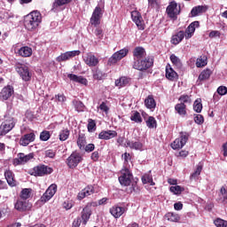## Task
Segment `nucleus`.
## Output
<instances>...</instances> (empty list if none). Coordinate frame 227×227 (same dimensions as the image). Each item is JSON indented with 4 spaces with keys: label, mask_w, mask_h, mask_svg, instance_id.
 <instances>
[{
    "label": "nucleus",
    "mask_w": 227,
    "mask_h": 227,
    "mask_svg": "<svg viewBox=\"0 0 227 227\" xmlns=\"http://www.w3.org/2000/svg\"><path fill=\"white\" fill-rule=\"evenodd\" d=\"M184 38H185V32L180 30L176 35H172L171 43H173V45H178Z\"/></svg>",
    "instance_id": "2f4dec72"
},
{
    "label": "nucleus",
    "mask_w": 227,
    "mask_h": 227,
    "mask_svg": "<svg viewBox=\"0 0 227 227\" xmlns=\"http://www.w3.org/2000/svg\"><path fill=\"white\" fill-rule=\"evenodd\" d=\"M56 191H58V185L54 184L50 185L41 197L42 203H47V201H49L54 196V194H56Z\"/></svg>",
    "instance_id": "ddd939ff"
},
{
    "label": "nucleus",
    "mask_w": 227,
    "mask_h": 227,
    "mask_svg": "<svg viewBox=\"0 0 227 227\" xmlns=\"http://www.w3.org/2000/svg\"><path fill=\"white\" fill-rule=\"evenodd\" d=\"M77 145L80 148V150H82V148L86 146V135H84L83 133H79Z\"/></svg>",
    "instance_id": "79ce46f5"
},
{
    "label": "nucleus",
    "mask_w": 227,
    "mask_h": 227,
    "mask_svg": "<svg viewBox=\"0 0 227 227\" xmlns=\"http://www.w3.org/2000/svg\"><path fill=\"white\" fill-rule=\"evenodd\" d=\"M40 139L41 141H49V139H51V132L48 130H43L40 134Z\"/></svg>",
    "instance_id": "4d7b16f0"
},
{
    "label": "nucleus",
    "mask_w": 227,
    "mask_h": 227,
    "mask_svg": "<svg viewBox=\"0 0 227 227\" xmlns=\"http://www.w3.org/2000/svg\"><path fill=\"white\" fill-rule=\"evenodd\" d=\"M81 217L82 221V224L86 226L88 224V222L90 221V218L91 217V209H89L88 207H83Z\"/></svg>",
    "instance_id": "473e14b6"
},
{
    "label": "nucleus",
    "mask_w": 227,
    "mask_h": 227,
    "mask_svg": "<svg viewBox=\"0 0 227 227\" xmlns=\"http://www.w3.org/2000/svg\"><path fill=\"white\" fill-rule=\"evenodd\" d=\"M70 136V130L68 129H62L59 135L60 141H67Z\"/></svg>",
    "instance_id": "09e8293b"
},
{
    "label": "nucleus",
    "mask_w": 227,
    "mask_h": 227,
    "mask_svg": "<svg viewBox=\"0 0 227 227\" xmlns=\"http://www.w3.org/2000/svg\"><path fill=\"white\" fill-rule=\"evenodd\" d=\"M142 183L144 184H150V185H155V182H153V176L151 174H145L142 176Z\"/></svg>",
    "instance_id": "37998d69"
},
{
    "label": "nucleus",
    "mask_w": 227,
    "mask_h": 227,
    "mask_svg": "<svg viewBox=\"0 0 227 227\" xmlns=\"http://www.w3.org/2000/svg\"><path fill=\"white\" fill-rule=\"evenodd\" d=\"M83 61L87 67H98L100 60L98 58L92 54L91 52H88L85 56H83Z\"/></svg>",
    "instance_id": "2eb2a0df"
},
{
    "label": "nucleus",
    "mask_w": 227,
    "mask_h": 227,
    "mask_svg": "<svg viewBox=\"0 0 227 227\" xmlns=\"http://www.w3.org/2000/svg\"><path fill=\"white\" fill-rule=\"evenodd\" d=\"M130 84V78L127 76H121L119 79L115 80V86L118 88H125Z\"/></svg>",
    "instance_id": "4c0bfd02"
},
{
    "label": "nucleus",
    "mask_w": 227,
    "mask_h": 227,
    "mask_svg": "<svg viewBox=\"0 0 227 227\" xmlns=\"http://www.w3.org/2000/svg\"><path fill=\"white\" fill-rule=\"evenodd\" d=\"M94 35H96L98 38L102 39L104 38V30H102L100 27H97L94 31Z\"/></svg>",
    "instance_id": "0e129e2a"
},
{
    "label": "nucleus",
    "mask_w": 227,
    "mask_h": 227,
    "mask_svg": "<svg viewBox=\"0 0 227 227\" xmlns=\"http://www.w3.org/2000/svg\"><path fill=\"white\" fill-rule=\"evenodd\" d=\"M180 104H191V97L187 94L181 95L178 98Z\"/></svg>",
    "instance_id": "603ef678"
},
{
    "label": "nucleus",
    "mask_w": 227,
    "mask_h": 227,
    "mask_svg": "<svg viewBox=\"0 0 227 227\" xmlns=\"http://www.w3.org/2000/svg\"><path fill=\"white\" fill-rule=\"evenodd\" d=\"M36 137L33 132L23 135L20 139V146H27L29 143H33Z\"/></svg>",
    "instance_id": "6ab92c4d"
},
{
    "label": "nucleus",
    "mask_w": 227,
    "mask_h": 227,
    "mask_svg": "<svg viewBox=\"0 0 227 227\" xmlns=\"http://www.w3.org/2000/svg\"><path fill=\"white\" fill-rule=\"evenodd\" d=\"M175 111L179 116H187V105L184 103H178L175 106Z\"/></svg>",
    "instance_id": "c756f323"
},
{
    "label": "nucleus",
    "mask_w": 227,
    "mask_h": 227,
    "mask_svg": "<svg viewBox=\"0 0 227 227\" xmlns=\"http://www.w3.org/2000/svg\"><path fill=\"white\" fill-rule=\"evenodd\" d=\"M73 104L75 107V109L78 111V113H81L84 109V104L82 101L79 100H74Z\"/></svg>",
    "instance_id": "6e6d98bb"
},
{
    "label": "nucleus",
    "mask_w": 227,
    "mask_h": 227,
    "mask_svg": "<svg viewBox=\"0 0 227 227\" xmlns=\"http://www.w3.org/2000/svg\"><path fill=\"white\" fill-rule=\"evenodd\" d=\"M103 77L104 74H102V71H100V69L97 68L93 71V79H96L97 81H102Z\"/></svg>",
    "instance_id": "5fc2aeb1"
},
{
    "label": "nucleus",
    "mask_w": 227,
    "mask_h": 227,
    "mask_svg": "<svg viewBox=\"0 0 227 227\" xmlns=\"http://www.w3.org/2000/svg\"><path fill=\"white\" fill-rule=\"evenodd\" d=\"M102 15H104V12H102L100 6L98 5L92 12V16L90 18V24L92 26L100 25V19H102Z\"/></svg>",
    "instance_id": "4468645a"
},
{
    "label": "nucleus",
    "mask_w": 227,
    "mask_h": 227,
    "mask_svg": "<svg viewBox=\"0 0 227 227\" xmlns=\"http://www.w3.org/2000/svg\"><path fill=\"white\" fill-rule=\"evenodd\" d=\"M4 177L10 187H17V180H15V175L12 170H5Z\"/></svg>",
    "instance_id": "4be33fe9"
},
{
    "label": "nucleus",
    "mask_w": 227,
    "mask_h": 227,
    "mask_svg": "<svg viewBox=\"0 0 227 227\" xmlns=\"http://www.w3.org/2000/svg\"><path fill=\"white\" fill-rule=\"evenodd\" d=\"M44 157L46 159H55L56 158V150L48 149V150L44 151Z\"/></svg>",
    "instance_id": "3c124183"
},
{
    "label": "nucleus",
    "mask_w": 227,
    "mask_h": 227,
    "mask_svg": "<svg viewBox=\"0 0 227 227\" xmlns=\"http://www.w3.org/2000/svg\"><path fill=\"white\" fill-rule=\"evenodd\" d=\"M35 157V154L29 153V154H25L24 153H18V158H15L12 160L13 166H20L22 164H26V162H29L31 159Z\"/></svg>",
    "instance_id": "f8f14e48"
},
{
    "label": "nucleus",
    "mask_w": 227,
    "mask_h": 227,
    "mask_svg": "<svg viewBox=\"0 0 227 227\" xmlns=\"http://www.w3.org/2000/svg\"><path fill=\"white\" fill-rule=\"evenodd\" d=\"M170 61L173 63V65H175L176 67H180L182 65V61L180 60V59H178V57H176V55L172 54L170 55Z\"/></svg>",
    "instance_id": "13d9d810"
},
{
    "label": "nucleus",
    "mask_w": 227,
    "mask_h": 227,
    "mask_svg": "<svg viewBox=\"0 0 227 227\" xmlns=\"http://www.w3.org/2000/svg\"><path fill=\"white\" fill-rule=\"evenodd\" d=\"M166 78L168 81H176V79H178V74H176L175 72V70L173 69V67H171L170 66H167L166 67Z\"/></svg>",
    "instance_id": "f704fd0d"
},
{
    "label": "nucleus",
    "mask_w": 227,
    "mask_h": 227,
    "mask_svg": "<svg viewBox=\"0 0 227 227\" xmlns=\"http://www.w3.org/2000/svg\"><path fill=\"white\" fill-rule=\"evenodd\" d=\"M17 54L21 56V58H31L33 56V49L29 46H23L18 50Z\"/></svg>",
    "instance_id": "bb28decb"
},
{
    "label": "nucleus",
    "mask_w": 227,
    "mask_h": 227,
    "mask_svg": "<svg viewBox=\"0 0 227 227\" xmlns=\"http://www.w3.org/2000/svg\"><path fill=\"white\" fill-rule=\"evenodd\" d=\"M84 150H85V152H87V153H91V152H93L95 150V145L89 144L85 146Z\"/></svg>",
    "instance_id": "338daca9"
},
{
    "label": "nucleus",
    "mask_w": 227,
    "mask_h": 227,
    "mask_svg": "<svg viewBox=\"0 0 227 227\" xmlns=\"http://www.w3.org/2000/svg\"><path fill=\"white\" fill-rule=\"evenodd\" d=\"M90 159L91 160H93V162H98V159H100V153H98V151H95L94 153H92Z\"/></svg>",
    "instance_id": "e2e57ef3"
},
{
    "label": "nucleus",
    "mask_w": 227,
    "mask_h": 227,
    "mask_svg": "<svg viewBox=\"0 0 227 227\" xmlns=\"http://www.w3.org/2000/svg\"><path fill=\"white\" fill-rule=\"evenodd\" d=\"M31 208H33V204L22 199H18L14 203V209L17 210V212H29Z\"/></svg>",
    "instance_id": "9b49d317"
},
{
    "label": "nucleus",
    "mask_w": 227,
    "mask_h": 227,
    "mask_svg": "<svg viewBox=\"0 0 227 227\" xmlns=\"http://www.w3.org/2000/svg\"><path fill=\"white\" fill-rule=\"evenodd\" d=\"M185 189L180 185L171 186L170 192H173L176 195L182 194Z\"/></svg>",
    "instance_id": "8fccbe9b"
},
{
    "label": "nucleus",
    "mask_w": 227,
    "mask_h": 227,
    "mask_svg": "<svg viewBox=\"0 0 227 227\" xmlns=\"http://www.w3.org/2000/svg\"><path fill=\"white\" fill-rule=\"evenodd\" d=\"M203 170V166L198 165L196 170L191 175L190 180H198L200 175H201V171Z\"/></svg>",
    "instance_id": "c03bdc74"
},
{
    "label": "nucleus",
    "mask_w": 227,
    "mask_h": 227,
    "mask_svg": "<svg viewBox=\"0 0 227 227\" xmlns=\"http://www.w3.org/2000/svg\"><path fill=\"white\" fill-rule=\"evenodd\" d=\"M118 136V132L116 130H103L98 134V139H104L105 141H109V139H113Z\"/></svg>",
    "instance_id": "aec40b11"
},
{
    "label": "nucleus",
    "mask_w": 227,
    "mask_h": 227,
    "mask_svg": "<svg viewBox=\"0 0 227 227\" xmlns=\"http://www.w3.org/2000/svg\"><path fill=\"white\" fill-rule=\"evenodd\" d=\"M145 106L147 109H155L157 107V102H155V98H153V95H149L145 99Z\"/></svg>",
    "instance_id": "e433bc0d"
},
{
    "label": "nucleus",
    "mask_w": 227,
    "mask_h": 227,
    "mask_svg": "<svg viewBox=\"0 0 227 227\" xmlns=\"http://www.w3.org/2000/svg\"><path fill=\"white\" fill-rule=\"evenodd\" d=\"M218 203H223V205H227V189L224 186L220 188L218 192V197L216 198Z\"/></svg>",
    "instance_id": "393cba45"
},
{
    "label": "nucleus",
    "mask_w": 227,
    "mask_h": 227,
    "mask_svg": "<svg viewBox=\"0 0 227 227\" xmlns=\"http://www.w3.org/2000/svg\"><path fill=\"white\" fill-rule=\"evenodd\" d=\"M81 54V51H72L61 53L59 57H57L56 60L58 63H61L62 61H68V59L72 58H75V56H79Z\"/></svg>",
    "instance_id": "dca6fc26"
},
{
    "label": "nucleus",
    "mask_w": 227,
    "mask_h": 227,
    "mask_svg": "<svg viewBox=\"0 0 227 227\" xmlns=\"http://www.w3.org/2000/svg\"><path fill=\"white\" fill-rule=\"evenodd\" d=\"M210 75H212V70L209 68L204 69L199 75L197 84L200 85L203 81H208V79H210Z\"/></svg>",
    "instance_id": "a878e982"
},
{
    "label": "nucleus",
    "mask_w": 227,
    "mask_h": 227,
    "mask_svg": "<svg viewBox=\"0 0 227 227\" xmlns=\"http://www.w3.org/2000/svg\"><path fill=\"white\" fill-rule=\"evenodd\" d=\"M145 123L148 129H157V121L153 116H149Z\"/></svg>",
    "instance_id": "a18cd8bd"
},
{
    "label": "nucleus",
    "mask_w": 227,
    "mask_h": 227,
    "mask_svg": "<svg viewBox=\"0 0 227 227\" xmlns=\"http://www.w3.org/2000/svg\"><path fill=\"white\" fill-rule=\"evenodd\" d=\"M146 55V51L143 47H136L133 51V61L142 59Z\"/></svg>",
    "instance_id": "b1692460"
},
{
    "label": "nucleus",
    "mask_w": 227,
    "mask_h": 227,
    "mask_svg": "<svg viewBox=\"0 0 227 227\" xmlns=\"http://www.w3.org/2000/svg\"><path fill=\"white\" fill-rule=\"evenodd\" d=\"M194 121L197 125H203L205 123V118L201 114H195Z\"/></svg>",
    "instance_id": "bf43d9fd"
},
{
    "label": "nucleus",
    "mask_w": 227,
    "mask_h": 227,
    "mask_svg": "<svg viewBox=\"0 0 227 227\" xmlns=\"http://www.w3.org/2000/svg\"><path fill=\"white\" fill-rule=\"evenodd\" d=\"M193 111H195V113H201V111H203V104H201V98L196 99L194 101Z\"/></svg>",
    "instance_id": "de8ad7c7"
},
{
    "label": "nucleus",
    "mask_w": 227,
    "mask_h": 227,
    "mask_svg": "<svg viewBox=\"0 0 227 227\" xmlns=\"http://www.w3.org/2000/svg\"><path fill=\"white\" fill-rule=\"evenodd\" d=\"M54 169L45 164H39L29 170L31 176H47L51 175Z\"/></svg>",
    "instance_id": "7ed1b4c3"
},
{
    "label": "nucleus",
    "mask_w": 227,
    "mask_h": 227,
    "mask_svg": "<svg viewBox=\"0 0 227 227\" xmlns=\"http://www.w3.org/2000/svg\"><path fill=\"white\" fill-rule=\"evenodd\" d=\"M217 93L221 96L226 95L227 94V88L226 86H220L217 89Z\"/></svg>",
    "instance_id": "69168bd1"
},
{
    "label": "nucleus",
    "mask_w": 227,
    "mask_h": 227,
    "mask_svg": "<svg viewBox=\"0 0 227 227\" xmlns=\"http://www.w3.org/2000/svg\"><path fill=\"white\" fill-rule=\"evenodd\" d=\"M15 118L5 116V120L0 125V136H6L8 132H12L15 128Z\"/></svg>",
    "instance_id": "39448f33"
},
{
    "label": "nucleus",
    "mask_w": 227,
    "mask_h": 227,
    "mask_svg": "<svg viewBox=\"0 0 227 227\" xmlns=\"http://www.w3.org/2000/svg\"><path fill=\"white\" fill-rule=\"evenodd\" d=\"M14 68L17 74L21 77L22 81H25V82L31 81L33 74L29 72V67L27 66L20 62H16Z\"/></svg>",
    "instance_id": "20e7f679"
},
{
    "label": "nucleus",
    "mask_w": 227,
    "mask_h": 227,
    "mask_svg": "<svg viewBox=\"0 0 227 227\" xmlns=\"http://www.w3.org/2000/svg\"><path fill=\"white\" fill-rule=\"evenodd\" d=\"M187 141H189V133L181 132L180 137L175 139V141L171 144V147L173 150H180L185 146Z\"/></svg>",
    "instance_id": "1a4fd4ad"
},
{
    "label": "nucleus",
    "mask_w": 227,
    "mask_h": 227,
    "mask_svg": "<svg viewBox=\"0 0 227 227\" xmlns=\"http://www.w3.org/2000/svg\"><path fill=\"white\" fill-rule=\"evenodd\" d=\"M131 18L137 27H138L140 31H144L145 23L143 22V17L141 16V13L137 11H133L131 12Z\"/></svg>",
    "instance_id": "f3484780"
},
{
    "label": "nucleus",
    "mask_w": 227,
    "mask_h": 227,
    "mask_svg": "<svg viewBox=\"0 0 227 227\" xmlns=\"http://www.w3.org/2000/svg\"><path fill=\"white\" fill-rule=\"evenodd\" d=\"M66 162L70 169H75L82 162V156L80 153L73 152Z\"/></svg>",
    "instance_id": "6e6552de"
},
{
    "label": "nucleus",
    "mask_w": 227,
    "mask_h": 227,
    "mask_svg": "<svg viewBox=\"0 0 227 227\" xmlns=\"http://www.w3.org/2000/svg\"><path fill=\"white\" fill-rule=\"evenodd\" d=\"M74 0H54L51 12H58V8L70 4Z\"/></svg>",
    "instance_id": "72a5a7b5"
},
{
    "label": "nucleus",
    "mask_w": 227,
    "mask_h": 227,
    "mask_svg": "<svg viewBox=\"0 0 227 227\" xmlns=\"http://www.w3.org/2000/svg\"><path fill=\"white\" fill-rule=\"evenodd\" d=\"M67 77L68 79H70V81H73V82H79V84H83L84 86H88V79L82 76H77V74H68Z\"/></svg>",
    "instance_id": "cd10ccee"
},
{
    "label": "nucleus",
    "mask_w": 227,
    "mask_h": 227,
    "mask_svg": "<svg viewBox=\"0 0 227 227\" xmlns=\"http://www.w3.org/2000/svg\"><path fill=\"white\" fill-rule=\"evenodd\" d=\"M130 120L131 121H135V123H143L141 114L137 111L133 112V114L130 116Z\"/></svg>",
    "instance_id": "49530a36"
},
{
    "label": "nucleus",
    "mask_w": 227,
    "mask_h": 227,
    "mask_svg": "<svg viewBox=\"0 0 227 227\" xmlns=\"http://www.w3.org/2000/svg\"><path fill=\"white\" fill-rule=\"evenodd\" d=\"M98 109H100V111H103V113H105L106 114H108L109 113V106H107L106 102H102L98 106Z\"/></svg>",
    "instance_id": "680f3d73"
},
{
    "label": "nucleus",
    "mask_w": 227,
    "mask_h": 227,
    "mask_svg": "<svg viewBox=\"0 0 227 227\" xmlns=\"http://www.w3.org/2000/svg\"><path fill=\"white\" fill-rule=\"evenodd\" d=\"M207 8L205 5H198L192 9L191 15L192 17H198V15H201V13H205Z\"/></svg>",
    "instance_id": "c9c22d12"
},
{
    "label": "nucleus",
    "mask_w": 227,
    "mask_h": 227,
    "mask_svg": "<svg viewBox=\"0 0 227 227\" xmlns=\"http://www.w3.org/2000/svg\"><path fill=\"white\" fill-rule=\"evenodd\" d=\"M134 179V176L129 168L124 167L121 170V176H119V182L121 185H124L125 187H129L130 184H132V180Z\"/></svg>",
    "instance_id": "423d86ee"
},
{
    "label": "nucleus",
    "mask_w": 227,
    "mask_h": 227,
    "mask_svg": "<svg viewBox=\"0 0 227 227\" xmlns=\"http://www.w3.org/2000/svg\"><path fill=\"white\" fill-rule=\"evenodd\" d=\"M31 192H33V189L31 188L22 189L20 193V200L27 201V200H29V198H31Z\"/></svg>",
    "instance_id": "58836bf2"
},
{
    "label": "nucleus",
    "mask_w": 227,
    "mask_h": 227,
    "mask_svg": "<svg viewBox=\"0 0 227 227\" xmlns=\"http://www.w3.org/2000/svg\"><path fill=\"white\" fill-rule=\"evenodd\" d=\"M180 12V6H178V4L175 1L170 2L166 9L168 17L172 20H176V19H178Z\"/></svg>",
    "instance_id": "0eeeda50"
},
{
    "label": "nucleus",
    "mask_w": 227,
    "mask_h": 227,
    "mask_svg": "<svg viewBox=\"0 0 227 227\" xmlns=\"http://www.w3.org/2000/svg\"><path fill=\"white\" fill-rule=\"evenodd\" d=\"M91 194H95V187L89 184L78 193L77 200L81 201L82 200H84V198L91 196Z\"/></svg>",
    "instance_id": "a211bd4d"
},
{
    "label": "nucleus",
    "mask_w": 227,
    "mask_h": 227,
    "mask_svg": "<svg viewBox=\"0 0 227 227\" xmlns=\"http://www.w3.org/2000/svg\"><path fill=\"white\" fill-rule=\"evenodd\" d=\"M207 58L206 55H202L197 59L196 67L197 68H203V67H207Z\"/></svg>",
    "instance_id": "a19ab883"
},
{
    "label": "nucleus",
    "mask_w": 227,
    "mask_h": 227,
    "mask_svg": "<svg viewBox=\"0 0 227 227\" xmlns=\"http://www.w3.org/2000/svg\"><path fill=\"white\" fill-rule=\"evenodd\" d=\"M126 146L127 148H130V150H138L139 152H143V143L140 141L134 142L128 140L126 142Z\"/></svg>",
    "instance_id": "7c9ffc66"
},
{
    "label": "nucleus",
    "mask_w": 227,
    "mask_h": 227,
    "mask_svg": "<svg viewBox=\"0 0 227 227\" xmlns=\"http://www.w3.org/2000/svg\"><path fill=\"white\" fill-rule=\"evenodd\" d=\"M109 212L113 217L120 219L125 214V207L115 205L110 208Z\"/></svg>",
    "instance_id": "412c9836"
},
{
    "label": "nucleus",
    "mask_w": 227,
    "mask_h": 227,
    "mask_svg": "<svg viewBox=\"0 0 227 227\" xmlns=\"http://www.w3.org/2000/svg\"><path fill=\"white\" fill-rule=\"evenodd\" d=\"M81 223H82V221L81 220V217H77L76 219L74 220L72 223V227H79L81 226Z\"/></svg>",
    "instance_id": "774afa93"
},
{
    "label": "nucleus",
    "mask_w": 227,
    "mask_h": 227,
    "mask_svg": "<svg viewBox=\"0 0 227 227\" xmlns=\"http://www.w3.org/2000/svg\"><path fill=\"white\" fill-rule=\"evenodd\" d=\"M154 59L153 56H147L145 59L133 61L132 68L138 70L139 72H146L149 68L153 67Z\"/></svg>",
    "instance_id": "f03ea898"
},
{
    "label": "nucleus",
    "mask_w": 227,
    "mask_h": 227,
    "mask_svg": "<svg viewBox=\"0 0 227 227\" xmlns=\"http://www.w3.org/2000/svg\"><path fill=\"white\" fill-rule=\"evenodd\" d=\"M12 95H13V88H12V86H7L0 92V98L3 100H8Z\"/></svg>",
    "instance_id": "c85d7f7f"
},
{
    "label": "nucleus",
    "mask_w": 227,
    "mask_h": 227,
    "mask_svg": "<svg viewBox=\"0 0 227 227\" xmlns=\"http://www.w3.org/2000/svg\"><path fill=\"white\" fill-rule=\"evenodd\" d=\"M165 219L170 221V223H178V221H180V215L176 213H167L165 215Z\"/></svg>",
    "instance_id": "ea45409f"
},
{
    "label": "nucleus",
    "mask_w": 227,
    "mask_h": 227,
    "mask_svg": "<svg viewBox=\"0 0 227 227\" xmlns=\"http://www.w3.org/2000/svg\"><path fill=\"white\" fill-rule=\"evenodd\" d=\"M87 129L89 132H93V130L97 129V122H95V121L92 119H89Z\"/></svg>",
    "instance_id": "864d4df0"
},
{
    "label": "nucleus",
    "mask_w": 227,
    "mask_h": 227,
    "mask_svg": "<svg viewBox=\"0 0 227 227\" xmlns=\"http://www.w3.org/2000/svg\"><path fill=\"white\" fill-rule=\"evenodd\" d=\"M214 223H215V225L216 227H227V221L226 220L217 218L216 220H215Z\"/></svg>",
    "instance_id": "052dcab7"
},
{
    "label": "nucleus",
    "mask_w": 227,
    "mask_h": 227,
    "mask_svg": "<svg viewBox=\"0 0 227 227\" xmlns=\"http://www.w3.org/2000/svg\"><path fill=\"white\" fill-rule=\"evenodd\" d=\"M200 26V21H193L192 22L185 31V38L186 40H189V38H192V35H194V32L196 31V27Z\"/></svg>",
    "instance_id": "5701e85b"
},
{
    "label": "nucleus",
    "mask_w": 227,
    "mask_h": 227,
    "mask_svg": "<svg viewBox=\"0 0 227 227\" xmlns=\"http://www.w3.org/2000/svg\"><path fill=\"white\" fill-rule=\"evenodd\" d=\"M128 54L129 49L127 48L116 51L113 54V56L108 59L107 65H109L110 67L113 65H116L117 61H121V59H123V58H125V56H127Z\"/></svg>",
    "instance_id": "9d476101"
},
{
    "label": "nucleus",
    "mask_w": 227,
    "mask_h": 227,
    "mask_svg": "<svg viewBox=\"0 0 227 227\" xmlns=\"http://www.w3.org/2000/svg\"><path fill=\"white\" fill-rule=\"evenodd\" d=\"M42 24V13L33 11L24 17V26L27 31H35Z\"/></svg>",
    "instance_id": "f257e3e1"
}]
</instances>
